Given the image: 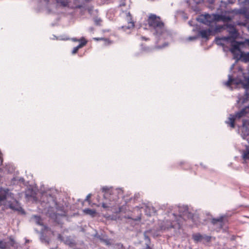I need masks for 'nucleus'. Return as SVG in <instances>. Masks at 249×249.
<instances>
[{"label":"nucleus","instance_id":"nucleus-1","mask_svg":"<svg viewBox=\"0 0 249 249\" xmlns=\"http://www.w3.org/2000/svg\"><path fill=\"white\" fill-rule=\"evenodd\" d=\"M170 32L167 29L160 18L157 16V37H158L157 49H161L167 46L168 43L165 41L171 36Z\"/></svg>","mask_w":249,"mask_h":249},{"label":"nucleus","instance_id":"nucleus-2","mask_svg":"<svg viewBox=\"0 0 249 249\" xmlns=\"http://www.w3.org/2000/svg\"><path fill=\"white\" fill-rule=\"evenodd\" d=\"M199 20L200 22L206 25H210L211 23L213 22V14H205L204 15H202L200 17Z\"/></svg>","mask_w":249,"mask_h":249},{"label":"nucleus","instance_id":"nucleus-3","mask_svg":"<svg viewBox=\"0 0 249 249\" xmlns=\"http://www.w3.org/2000/svg\"><path fill=\"white\" fill-rule=\"evenodd\" d=\"M249 113V106H248L242 109L240 111L236 112L234 114V116H235V118L239 119L243 117L246 116Z\"/></svg>","mask_w":249,"mask_h":249},{"label":"nucleus","instance_id":"nucleus-4","mask_svg":"<svg viewBox=\"0 0 249 249\" xmlns=\"http://www.w3.org/2000/svg\"><path fill=\"white\" fill-rule=\"evenodd\" d=\"M149 28H156V15L151 14L147 20Z\"/></svg>","mask_w":249,"mask_h":249},{"label":"nucleus","instance_id":"nucleus-5","mask_svg":"<svg viewBox=\"0 0 249 249\" xmlns=\"http://www.w3.org/2000/svg\"><path fill=\"white\" fill-rule=\"evenodd\" d=\"M243 44H244L243 42L234 41V43L231 44V52L233 53L236 51H240V46Z\"/></svg>","mask_w":249,"mask_h":249},{"label":"nucleus","instance_id":"nucleus-6","mask_svg":"<svg viewBox=\"0 0 249 249\" xmlns=\"http://www.w3.org/2000/svg\"><path fill=\"white\" fill-rule=\"evenodd\" d=\"M228 31L231 35L233 37H236L237 36V31L234 26L231 24L227 26Z\"/></svg>","mask_w":249,"mask_h":249},{"label":"nucleus","instance_id":"nucleus-7","mask_svg":"<svg viewBox=\"0 0 249 249\" xmlns=\"http://www.w3.org/2000/svg\"><path fill=\"white\" fill-rule=\"evenodd\" d=\"M237 119L234 115L231 114L228 118V121H226V123L229 124L231 127L234 128L235 127V120Z\"/></svg>","mask_w":249,"mask_h":249},{"label":"nucleus","instance_id":"nucleus-8","mask_svg":"<svg viewBox=\"0 0 249 249\" xmlns=\"http://www.w3.org/2000/svg\"><path fill=\"white\" fill-rule=\"evenodd\" d=\"M127 20L128 22V26L126 27L127 29H131L134 27V23L133 21L132 16L129 12L126 15Z\"/></svg>","mask_w":249,"mask_h":249},{"label":"nucleus","instance_id":"nucleus-9","mask_svg":"<svg viewBox=\"0 0 249 249\" xmlns=\"http://www.w3.org/2000/svg\"><path fill=\"white\" fill-rule=\"evenodd\" d=\"M212 31L210 29L202 30L199 32L200 35L203 38H208L211 35Z\"/></svg>","mask_w":249,"mask_h":249},{"label":"nucleus","instance_id":"nucleus-10","mask_svg":"<svg viewBox=\"0 0 249 249\" xmlns=\"http://www.w3.org/2000/svg\"><path fill=\"white\" fill-rule=\"evenodd\" d=\"M223 222V218L222 217H220L218 218H213L212 220V223L213 225L216 224L218 223L219 224V226H220V228L222 227Z\"/></svg>","mask_w":249,"mask_h":249},{"label":"nucleus","instance_id":"nucleus-11","mask_svg":"<svg viewBox=\"0 0 249 249\" xmlns=\"http://www.w3.org/2000/svg\"><path fill=\"white\" fill-rule=\"evenodd\" d=\"M203 238V236L200 233H196L193 235V239L196 242L200 241Z\"/></svg>","mask_w":249,"mask_h":249},{"label":"nucleus","instance_id":"nucleus-12","mask_svg":"<svg viewBox=\"0 0 249 249\" xmlns=\"http://www.w3.org/2000/svg\"><path fill=\"white\" fill-rule=\"evenodd\" d=\"M78 42H80L78 46L80 48H82L85 46L88 42L87 40L84 37H82L80 39H78Z\"/></svg>","mask_w":249,"mask_h":249},{"label":"nucleus","instance_id":"nucleus-13","mask_svg":"<svg viewBox=\"0 0 249 249\" xmlns=\"http://www.w3.org/2000/svg\"><path fill=\"white\" fill-rule=\"evenodd\" d=\"M241 57L246 62H249V52L245 53L244 52H241Z\"/></svg>","mask_w":249,"mask_h":249},{"label":"nucleus","instance_id":"nucleus-14","mask_svg":"<svg viewBox=\"0 0 249 249\" xmlns=\"http://www.w3.org/2000/svg\"><path fill=\"white\" fill-rule=\"evenodd\" d=\"M84 212L92 216H94L96 213V211L94 210L90 209H87L84 210Z\"/></svg>","mask_w":249,"mask_h":249},{"label":"nucleus","instance_id":"nucleus-15","mask_svg":"<svg viewBox=\"0 0 249 249\" xmlns=\"http://www.w3.org/2000/svg\"><path fill=\"white\" fill-rule=\"evenodd\" d=\"M34 217L37 224L39 225H43L42 220L40 216L35 215Z\"/></svg>","mask_w":249,"mask_h":249},{"label":"nucleus","instance_id":"nucleus-16","mask_svg":"<svg viewBox=\"0 0 249 249\" xmlns=\"http://www.w3.org/2000/svg\"><path fill=\"white\" fill-rule=\"evenodd\" d=\"M222 15L213 14V20L214 21H219L221 20Z\"/></svg>","mask_w":249,"mask_h":249},{"label":"nucleus","instance_id":"nucleus-17","mask_svg":"<svg viewBox=\"0 0 249 249\" xmlns=\"http://www.w3.org/2000/svg\"><path fill=\"white\" fill-rule=\"evenodd\" d=\"M221 21L224 22H227L231 20L232 18L230 16H226L225 15H222L221 16Z\"/></svg>","mask_w":249,"mask_h":249},{"label":"nucleus","instance_id":"nucleus-18","mask_svg":"<svg viewBox=\"0 0 249 249\" xmlns=\"http://www.w3.org/2000/svg\"><path fill=\"white\" fill-rule=\"evenodd\" d=\"M243 159L245 161L246 160H249V150L244 152L243 154Z\"/></svg>","mask_w":249,"mask_h":249},{"label":"nucleus","instance_id":"nucleus-19","mask_svg":"<svg viewBox=\"0 0 249 249\" xmlns=\"http://www.w3.org/2000/svg\"><path fill=\"white\" fill-rule=\"evenodd\" d=\"M102 206L105 208V209H109V208H112L114 206V204H111V203H109L108 205L106 203H103L102 204Z\"/></svg>","mask_w":249,"mask_h":249},{"label":"nucleus","instance_id":"nucleus-20","mask_svg":"<svg viewBox=\"0 0 249 249\" xmlns=\"http://www.w3.org/2000/svg\"><path fill=\"white\" fill-rule=\"evenodd\" d=\"M233 81V79L232 78V77L231 75L229 76V79L226 82L225 85L227 86H231L232 84V83Z\"/></svg>","mask_w":249,"mask_h":249},{"label":"nucleus","instance_id":"nucleus-21","mask_svg":"<svg viewBox=\"0 0 249 249\" xmlns=\"http://www.w3.org/2000/svg\"><path fill=\"white\" fill-rule=\"evenodd\" d=\"M94 21L96 25H100L102 20L100 18H94Z\"/></svg>","mask_w":249,"mask_h":249},{"label":"nucleus","instance_id":"nucleus-22","mask_svg":"<svg viewBox=\"0 0 249 249\" xmlns=\"http://www.w3.org/2000/svg\"><path fill=\"white\" fill-rule=\"evenodd\" d=\"M7 248V244L2 241H0V249H5Z\"/></svg>","mask_w":249,"mask_h":249},{"label":"nucleus","instance_id":"nucleus-23","mask_svg":"<svg viewBox=\"0 0 249 249\" xmlns=\"http://www.w3.org/2000/svg\"><path fill=\"white\" fill-rule=\"evenodd\" d=\"M80 49V47H79L78 45L75 47H74L73 49V50L72 51V54H75L77 53V52L78 51L79 49Z\"/></svg>","mask_w":249,"mask_h":249},{"label":"nucleus","instance_id":"nucleus-24","mask_svg":"<svg viewBox=\"0 0 249 249\" xmlns=\"http://www.w3.org/2000/svg\"><path fill=\"white\" fill-rule=\"evenodd\" d=\"M9 207L12 209V210H16V208H15V207L14 206V205L13 204H10L9 205Z\"/></svg>","mask_w":249,"mask_h":249},{"label":"nucleus","instance_id":"nucleus-25","mask_svg":"<svg viewBox=\"0 0 249 249\" xmlns=\"http://www.w3.org/2000/svg\"><path fill=\"white\" fill-rule=\"evenodd\" d=\"M125 6V1H124V0H123V1H122L121 2V3L120 4L119 6H120V7H121V6Z\"/></svg>","mask_w":249,"mask_h":249},{"label":"nucleus","instance_id":"nucleus-26","mask_svg":"<svg viewBox=\"0 0 249 249\" xmlns=\"http://www.w3.org/2000/svg\"><path fill=\"white\" fill-rule=\"evenodd\" d=\"M247 44L249 46V39H246L245 42H243Z\"/></svg>","mask_w":249,"mask_h":249},{"label":"nucleus","instance_id":"nucleus-27","mask_svg":"<svg viewBox=\"0 0 249 249\" xmlns=\"http://www.w3.org/2000/svg\"><path fill=\"white\" fill-rule=\"evenodd\" d=\"M247 124V120H243V126H245Z\"/></svg>","mask_w":249,"mask_h":249},{"label":"nucleus","instance_id":"nucleus-28","mask_svg":"<svg viewBox=\"0 0 249 249\" xmlns=\"http://www.w3.org/2000/svg\"><path fill=\"white\" fill-rule=\"evenodd\" d=\"M90 197V194H89V195H88L87 196V197H86V200H87V201H89Z\"/></svg>","mask_w":249,"mask_h":249},{"label":"nucleus","instance_id":"nucleus-29","mask_svg":"<svg viewBox=\"0 0 249 249\" xmlns=\"http://www.w3.org/2000/svg\"><path fill=\"white\" fill-rule=\"evenodd\" d=\"M205 239L206 240H207V241H210V239H211V236H206L205 237Z\"/></svg>","mask_w":249,"mask_h":249},{"label":"nucleus","instance_id":"nucleus-30","mask_svg":"<svg viewBox=\"0 0 249 249\" xmlns=\"http://www.w3.org/2000/svg\"><path fill=\"white\" fill-rule=\"evenodd\" d=\"M94 39L96 40H104L105 39L103 38H95Z\"/></svg>","mask_w":249,"mask_h":249},{"label":"nucleus","instance_id":"nucleus-31","mask_svg":"<svg viewBox=\"0 0 249 249\" xmlns=\"http://www.w3.org/2000/svg\"><path fill=\"white\" fill-rule=\"evenodd\" d=\"M107 195H108V193L107 192H106V194L105 195V196L107 197Z\"/></svg>","mask_w":249,"mask_h":249},{"label":"nucleus","instance_id":"nucleus-32","mask_svg":"<svg viewBox=\"0 0 249 249\" xmlns=\"http://www.w3.org/2000/svg\"><path fill=\"white\" fill-rule=\"evenodd\" d=\"M73 40L75 41H78V39H73Z\"/></svg>","mask_w":249,"mask_h":249},{"label":"nucleus","instance_id":"nucleus-33","mask_svg":"<svg viewBox=\"0 0 249 249\" xmlns=\"http://www.w3.org/2000/svg\"><path fill=\"white\" fill-rule=\"evenodd\" d=\"M103 189L104 191H106V190H107V189H106L105 188H104Z\"/></svg>","mask_w":249,"mask_h":249},{"label":"nucleus","instance_id":"nucleus-34","mask_svg":"<svg viewBox=\"0 0 249 249\" xmlns=\"http://www.w3.org/2000/svg\"><path fill=\"white\" fill-rule=\"evenodd\" d=\"M247 88H249V85H248V87H247Z\"/></svg>","mask_w":249,"mask_h":249},{"label":"nucleus","instance_id":"nucleus-35","mask_svg":"<svg viewBox=\"0 0 249 249\" xmlns=\"http://www.w3.org/2000/svg\"><path fill=\"white\" fill-rule=\"evenodd\" d=\"M248 18H249V14L248 15Z\"/></svg>","mask_w":249,"mask_h":249},{"label":"nucleus","instance_id":"nucleus-36","mask_svg":"<svg viewBox=\"0 0 249 249\" xmlns=\"http://www.w3.org/2000/svg\"><path fill=\"white\" fill-rule=\"evenodd\" d=\"M248 2L249 3V0H248Z\"/></svg>","mask_w":249,"mask_h":249}]
</instances>
